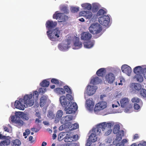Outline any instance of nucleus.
I'll return each mask as SVG.
<instances>
[{
	"label": "nucleus",
	"instance_id": "nucleus-1",
	"mask_svg": "<svg viewBox=\"0 0 146 146\" xmlns=\"http://www.w3.org/2000/svg\"><path fill=\"white\" fill-rule=\"evenodd\" d=\"M57 24V23L52 21H47L46 23V26L47 29L49 30L47 31L46 34L50 39L54 41L58 40L57 38L60 37V32L58 28H56L52 32L50 30L55 28Z\"/></svg>",
	"mask_w": 146,
	"mask_h": 146
},
{
	"label": "nucleus",
	"instance_id": "nucleus-2",
	"mask_svg": "<svg viewBox=\"0 0 146 146\" xmlns=\"http://www.w3.org/2000/svg\"><path fill=\"white\" fill-rule=\"evenodd\" d=\"M22 112H18L15 114V115L13 116L11 118V121L14 123L15 125L19 128L22 126L24 123L22 120Z\"/></svg>",
	"mask_w": 146,
	"mask_h": 146
},
{
	"label": "nucleus",
	"instance_id": "nucleus-3",
	"mask_svg": "<svg viewBox=\"0 0 146 146\" xmlns=\"http://www.w3.org/2000/svg\"><path fill=\"white\" fill-rule=\"evenodd\" d=\"M90 32L92 34L97 35L102 30L101 26L98 23L92 24L89 28Z\"/></svg>",
	"mask_w": 146,
	"mask_h": 146
},
{
	"label": "nucleus",
	"instance_id": "nucleus-4",
	"mask_svg": "<svg viewBox=\"0 0 146 146\" xmlns=\"http://www.w3.org/2000/svg\"><path fill=\"white\" fill-rule=\"evenodd\" d=\"M113 126V125L111 123H106V122H103L97 125V127L95 129V131H97V133L99 132L98 134H100V133L101 132V130L103 131H104L106 127L109 129H111V128Z\"/></svg>",
	"mask_w": 146,
	"mask_h": 146
},
{
	"label": "nucleus",
	"instance_id": "nucleus-5",
	"mask_svg": "<svg viewBox=\"0 0 146 146\" xmlns=\"http://www.w3.org/2000/svg\"><path fill=\"white\" fill-rule=\"evenodd\" d=\"M23 100L24 105L26 104L27 106H32L34 103V100L32 99V94L25 95L23 97Z\"/></svg>",
	"mask_w": 146,
	"mask_h": 146
},
{
	"label": "nucleus",
	"instance_id": "nucleus-6",
	"mask_svg": "<svg viewBox=\"0 0 146 146\" xmlns=\"http://www.w3.org/2000/svg\"><path fill=\"white\" fill-rule=\"evenodd\" d=\"M53 18L54 19H58L60 22H64L68 20V17L63 13H58V11L55 12L53 14Z\"/></svg>",
	"mask_w": 146,
	"mask_h": 146
},
{
	"label": "nucleus",
	"instance_id": "nucleus-7",
	"mask_svg": "<svg viewBox=\"0 0 146 146\" xmlns=\"http://www.w3.org/2000/svg\"><path fill=\"white\" fill-rule=\"evenodd\" d=\"M110 21L109 16L108 15H104L99 18L98 22L102 25L105 26L108 25Z\"/></svg>",
	"mask_w": 146,
	"mask_h": 146
},
{
	"label": "nucleus",
	"instance_id": "nucleus-8",
	"mask_svg": "<svg viewBox=\"0 0 146 146\" xmlns=\"http://www.w3.org/2000/svg\"><path fill=\"white\" fill-rule=\"evenodd\" d=\"M14 105L16 108L23 110H24L25 107V105L22 98L19 99L18 101H16Z\"/></svg>",
	"mask_w": 146,
	"mask_h": 146
},
{
	"label": "nucleus",
	"instance_id": "nucleus-9",
	"mask_svg": "<svg viewBox=\"0 0 146 146\" xmlns=\"http://www.w3.org/2000/svg\"><path fill=\"white\" fill-rule=\"evenodd\" d=\"M107 107V103L105 102H100L97 104L94 108L95 111H98L102 110H103Z\"/></svg>",
	"mask_w": 146,
	"mask_h": 146
},
{
	"label": "nucleus",
	"instance_id": "nucleus-10",
	"mask_svg": "<svg viewBox=\"0 0 146 146\" xmlns=\"http://www.w3.org/2000/svg\"><path fill=\"white\" fill-rule=\"evenodd\" d=\"M73 117L71 115H67L62 117L60 121L61 123L62 124H66L68 123L70 124L69 125V127L71 126V123L69 122V121L72 120Z\"/></svg>",
	"mask_w": 146,
	"mask_h": 146
},
{
	"label": "nucleus",
	"instance_id": "nucleus-11",
	"mask_svg": "<svg viewBox=\"0 0 146 146\" xmlns=\"http://www.w3.org/2000/svg\"><path fill=\"white\" fill-rule=\"evenodd\" d=\"M97 89L96 86L88 85L87 87L86 93L88 95H92L95 93Z\"/></svg>",
	"mask_w": 146,
	"mask_h": 146
},
{
	"label": "nucleus",
	"instance_id": "nucleus-12",
	"mask_svg": "<svg viewBox=\"0 0 146 146\" xmlns=\"http://www.w3.org/2000/svg\"><path fill=\"white\" fill-rule=\"evenodd\" d=\"M79 15L80 16H83L86 19H90L93 17L92 13L90 11H82L79 13Z\"/></svg>",
	"mask_w": 146,
	"mask_h": 146
},
{
	"label": "nucleus",
	"instance_id": "nucleus-13",
	"mask_svg": "<svg viewBox=\"0 0 146 146\" xmlns=\"http://www.w3.org/2000/svg\"><path fill=\"white\" fill-rule=\"evenodd\" d=\"M121 69L122 72L129 76L131 72V68L126 64H124L122 66Z\"/></svg>",
	"mask_w": 146,
	"mask_h": 146
},
{
	"label": "nucleus",
	"instance_id": "nucleus-14",
	"mask_svg": "<svg viewBox=\"0 0 146 146\" xmlns=\"http://www.w3.org/2000/svg\"><path fill=\"white\" fill-rule=\"evenodd\" d=\"M105 78L106 82L109 84L113 83L115 79L114 74L111 73H110L106 74Z\"/></svg>",
	"mask_w": 146,
	"mask_h": 146
},
{
	"label": "nucleus",
	"instance_id": "nucleus-15",
	"mask_svg": "<svg viewBox=\"0 0 146 146\" xmlns=\"http://www.w3.org/2000/svg\"><path fill=\"white\" fill-rule=\"evenodd\" d=\"M95 128L93 131H94V133H92L89 136L88 139L90 140L92 142H94L97 140V135H100L101 134V132L100 133V134H98L99 132H97V131H95Z\"/></svg>",
	"mask_w": 146,
	"mask_h": 146
},
{
	"label": "nucleus",
	"instance_id": "nucleus-16",
	"mask_svg": "<svg viewBox=\"0 0 146 146\" xmlns=\"http://www.w3.org/2000/svg\"><path fill=\"white\" fill-rule=\"evenodd\" d=\"M92 37V35L89 32H84L81 34V38L83 40H88L91 38Z\"/></svg>",
	"mask_w": 146,
	"mask_h": 146
},
{
	"label": "nucleus",
	"instance_id": "nucleus-17",
	"mask_svg": "<svg viewBox=\"0 0 146 146\" xmlns=\"http://www.w3.org/2000/svg\"><path fill=\"white\" fill-rule=\"evenodd\" d=\"M86 102L87 108L90 110H93L94 106V103L92 101V99H88Z\"/></svg>",
	"mask_w": 146,
	"mask_h": 146
},
{
	"label": "nucleus",
	"instance_id": "nucleus-18",
	"mask_svg": "<svg viewBox=\"0 0 146 146\" xmlns=\"http://www.w3.org/2000/svg\"><path fill=\"white\" fill-rule=\"evenodd\" d=\"M129 100L127 98H123L121 100L120 103L121 106L122 108L126 107L129 104Z\"/></svg>",
	"mask_w": 146,
	"mask_h": 146
},
{
	"label": "nucleus",
	"instance_id": "nucleus-19",
	"mask_svg": "<svg viewBox=\"0 0 146 146\" xmlns=\"http://www.w3.org/2000/svg\"><path fill=\"white\" fill-rule=\"evenodd\" d=\"M60 101L62 106L64 107H66L68 104V102L66 97L64 96H61L60 98Z\"/></svg>",
	"mask_w": 146,
	"mask_h": 146
},
{
	"label": "nucleus",
	"instance_id": "nucleus-20",
	"mask_svg": "<svg viewBox=\"0 0 146 146\" xmlns=\"http://www.w3.org/2000/svg\"><path fill=\"white\" fill-rule=\"evenodd\" d=\"M69 45V44L68 43L67 44L60 43L58 44V47L60 50L62 51H65L68 49Z\"/></svg>",
	"mask_w": 146,
	"mask_h": 146
},
{
	"label": "nucleus",
	"instance_id": "nucleus-21",
	"mask_svg": "<svg viewBox=\"0 0 146 146\" xmlns=\"http://www.w3.org/2000/svg\"><path fill=\"white\" fill-rule=\"evenodd\" d=\"M64 139L65 142H71L73 141V138H72V136L71 135V134L70 133H67Z\"/></svg>",
	"mask_w": 146,
	"mask_h": 146
},
{
	"label": "nucleus",
	"instance_id": "nucleus-22",
	"mask_svg": "<svg viewBox=\"0 0 146 146\" xmlns=\"http://www.w3.org/2000/svg\"><path fill=\"white\" fill-rule=\"evenodd\" d=\"M101 80L99 79L98 77H95L93 78L90 81V84L93 85L96 84H99L101 82Z\"/></svg>",
	"mask_w": 146,
	"mask_h": 146
},
{
	"label": "nucleus",
	"instance_id": "nucleus-23",
	"mask_svg": "<svg viewBox=\"0 0 146 146\" xmlns=\"http://www.w3.org/2000/svg\"><path fill=\"white\" fill-rule=\"evenodd\" d=\"M47 98L44 96H43L40 98V105L41 107H43L46 104Z\"/></svg>",
	"mask_w": 146,
	"mask_h": 146
},
{
	"label": "nucleus",
	"instance_id": "nucleus-24",
	"mask_svg": "<svg viewBox=\"0 0 146 146\" xmlns=\"http://www.w3.org/2000/svg\"><path fill=\"white\" fill-rule=\"evenodd\" d=\"M94 43V41L85 42L84 43V47L86 48H90L93 46Z\"/></svg>",
	"mask_w": 146,
	"mask_h": 146
},
{
	"label": "nucleus",
	"instance_id": "nucleus-25",
	"mask_svg": "<svg viewBox=\"0 0 146 146\" xmlns=\"http://www.w3.org/2000/svg\"><path fill=\"white\" fill-rule=\"evenodd\" d=\"M74 45L75 46V48H73V49H78L82 46V43L80 42L78 40H76L74 43Z\"/></svg>",
	"mask_w": 146,
	"mask_h": 146
},
{
	"label": "nucleus",
	"instance_id": "nucleus-26",
	"mask_svg": "<svg viewBox=\"0 0 146 146\" xmlns=\"http://www.w3.org/2000/svg\"><path fill=\"white\" fill-rule=\"evenodd\" d=\"M54 91L58 94H63L65 93L64 90L62 88H57L54 90Z\"/></svg>",
	"mask_w": 146,
	"mask_h": 146
},
{
	"label": "nucleus",
	"instance_id": "nucleus-27",
	"mask_svg": "<svg viewBox=\"0 0 146 146\" xmlns=\"http://www.w3.org/2000/svg\"><path fill=\"white\" fill-rule=\"evenodd\" d=\"M105 69L104 68H100L97 70L96 74L99 76L103 77L105 73Z\"/></svg>",
	"mask_w": 146,
	"mask_h": 146
},
{
	"label": "nucleus",
	"instance_id": "nucleus-28",
	"mask_svg": "<svg viewBox=\"0 0 146 146\" xmlns=\"http://www.w3.org/2000/svg\"><path fill=\"white\" fill-rule=\"evenodd\" d=\"M5 140L0 142V146H5V145H8L10 144V139L7 138L5 139Z\"/></svg>",
	"mask_w": 146,
	"mask_h": 146
},
{
	"label": "nucleus",
	"instance_id": "nucleus-29",
	"mask_svg": "<svg viewBox=\"0 0 146 146\" xmlns=\"http://www.w3.org/2000/svg\"><path fill=\"white\" fill-rule=\"evenodd\" d=\"M21 144V143L20 140L16 139L12 141L11 144L12 146H20Z\"/></svg>",
	"mask_w": 146,
	"mask_h": 146
},
{
	"label": "nucleus",
	"instance_id": "nucleus-30",
	"mask_svg": "<svg viewBox=\"0 0 146 146\" xmlns=\"http://www.w3.org/2000/svg\"><path fill=\"white\" fill-rule=\"evenodd\" d=\"M68 106L70 108H74L76 111L78 109V106L75 102L70 101L69 102Z\"/></svg>",
	"mask_w": 146,
	"mask_h": 146
},
{
	"label": "nucleus",
	"instance_id": "nucleus-31",
	"mask_svg": "<svg viewBox=\"0 0 146 146\" xmlns=\"http://www.w3.org/2000/svg\"><path fill=\"white\" fill-rule=\"evenodd\" d=\"M65 111H66V113L67 114H71L76 111L74 108H70L69 106L68 108H65Z\"/></svg>",
	"mask_w": 146,
	"mask_h": 146
},
{
	"label": "nucleus",
	"instance_id": "nucleus-32",
	"mask_svg": "<svg viewBox=\"0 0 146 146\" xmlns=\"http://www.w3.org/2000/svg\"><path fill=\"white\" fill-rule=\"evenodd\" d=\"M134 78H136L137 81L140 82H142L143 81V77L140 74H136Z\"/></svg>",
	"mask_w": 146,
	"mask_h": 146
},
{
	"label": "nucleus",
	"instance_id": "nucleus-33",
	"mask_svg": "<svg viewBox=\"0 0 146 146\" xmlns=\"http://www.w3.org/2000/svg\"><path fill=\"white\" fill-rule=\"evenodd\" d=\"M49 84V81L46 80H43L40 84V86L43 87H47Z\"/></svg>",
	"mask_w": 146,
	"mask_h": 146
},
{
	"label": "nucleus",
	"instance_id": "nucleus-34",
	"mask_svg": "<svg viewBox=\"0 0 146 146\" xmlns=\"http://www.w3.org/2000/svg\"><path fill=\"white\" fill-rule=\"evenodd\" d=\"M63 112L61 110H58L56 113V119L60 120L62 116Z\"/></svg>",
	"mask_w": 146,
	"mask_h": 146
},
{
	"label": "nucleus",
	"instance_id": "nucleus-35",
	"mask_svg": "<svg viewBox=\"0 0 146 146\" xmlns=\"http://www.w3.org/2000/svg\"><path fill=\"white\" fill-rule=\"evenodd\" d=\"M60 9L61 11L64 13L67 14L69 12V10L66 6L64 5L61 6L60 7Z\"/></svg>",
	"mask_w": 146,
	"mask_h": 146
},
{
	"label": "nucleus",
	"instance_id": "nucleus-36",
	"mask_svg": "<svg viewBox=\"0 0 146 146\" xmlns=\"http://www.w3.org/2000/svg\"><path fill=\"white\" fill-rule=\"evenodd\" d=\"M81 5L82 7H84L85 9H87L88 10H91L92 8L91 5L89 3H84L82 4Z\"/></svg>",
	"mask_w": 146,
	"mask_h": 146
},
{
	"label": "nucleus",
	"instance_id": "nucleus-37",
	"mask_svg": "<svg viewBox=\"0 0 146 146\" xmlns=\"http://www.w3.org/2000/svg\"><path fill=\"white\" fill-rule=\"evenodd\" d=\"M47 116L48 118L52 119L55 118V115L51 111H49L47 114Z\"/></svg>",
	"mask_w": 146,
	"mask_h": 146
},
{
	"label": "nucleus",
	"instance_id": "nucleus-38",
	"mask_svg": "<svg viewBox=\"0 0 146 146\" xmlns=\"http://www.w3.org/2000/svg\"><path fill=\"white\" fill-rule=\"evenodd\" d=\"M141 67L140 66H137L135 67L134 68V72L136 74H140L141 72Z\"/></svg>",
	"mask_w": 146,
	"mask_h": 146
},
{
	"label": "nucleus",
	"instance_id": "nucleus-39",
	"mask_svg": "<svg viewBox=\"0 0 146 146\" xmlns=\"http://www.w3.org/2000/svg\"><path fill=\"white\" fill-rule=\"evenodd\" d=\"M119 125H115L113 130V133L115 134L118 133L119 131Z\"/></svg>",
	"mask_w": 146,
	"mask_h": 146
},
{
	"label": "nucleus",
	"instance_id": "nucleus-40",
	"mask_svg": "<svg viewBox=\"0 0 146 146\" xmlns=\"http://www.w3.org/2000/svg\"><path fill=\"white\" fill-rule=\"evenodd\" d=\"M128 142V141L126 139H123L121 142L120 143L117 144L116 146H124L125 143H126Z\"/></svg>",
	"mask_w": 146,
	"mask_h": 146
},
{
	"label": "nucleus",
	"instance_id": "nucleus-41",
	"mask_svg": "<svg viewBox=\"0 0 146 146\" xmlns=\"http://www.w3.org/2000/svg\"><path fill=\"white\" fill-rule=\"evenodd\" d=\"M134 89L137 90H141V86L140 84L138 83L134 84Z\"/></svg>",
	"mask_w": 146,
	"mask_h": 146
},
{
	"label": "nucleus",
	"instance_id": "nucleus-42",
	"mask_svg": "<svg viewBox=\"0 0 146 146\" xmlns=\"http://www.w3.org/2000/svg\"><path fill=\"white\" fill-rule=\"evenodd\" d=\"M106 13V11L103 9H100L97 13V15L98 16L102 15Z\"/></svg>",
	"mask_w": 146,
	"mask_h": 146
},
{
	"label": "nucleus",
	"instance_id": "nucleus-43",
	"mask_svg": "<svg viewBox=\"0 0 146 146\" xmlns=\"http://www.w3.org/2000/svg\"><path fill=\"white\" fill-rule=\"evenodd\" d=\"M64 89L67 92L70 94H72V91L70 88L67 86H65L64 87Z\"/></svg>",
	"mask_w": 146,
	"mask_h": 146
},
{
	"label": "nucleus",
	"instance_id": "nucleus-44",
	"mask_svg": "<svg viewBox=\"0 0 146 146\" xmlns=\"http://www.w3.org/2000/svg\"><path fill=\"white\" fill-rule=\"evenodd\" d=\"M38 92L36 91H35L33 92L32 96H33V98L35 100H37L38 99Z\"/></svg>",
	"mask_w": 146,
	"mask_h": 146
},
{
	"label": "nucleus",
	"instance_id": "nucleus-45",
	"mask_svg": "<svg viewBox=\"0 0 146 146\" xmlns=\"http://www.w3.org/2000/svg\"><path fill=\"white\" fill-rule=\"evenodd\" d=\"M79 7H73L71 8L70 10L72 12L75 13L78 11L79 10Z\"/></svg>",
	"mask_w": 146,
	"mask_h": 146
},
{
	"label": "nucleus",
	"instance_id": "nucleus-46",
	"mask_svg": "<svg viewBox=\"0 0 146 146\" xmlns=\"http://www.w3.org/2000/svg\"><path fill=\"white\" fill-rule=\"evenodd\" d=\"M51 82L52 83L56 84H60L59 80L55 78H52L51 80Z\"/></svg>",
	"mask_w": 146,
	"mask_h": 146
},
{
	"label": "nucleus",
	"instance_id": "nucleus-47",
	"mask_svg": "<svg viewBox=\"0 0 146 146\" xmlns=\"http://www.w3.org/2000/svg\"><path fill=\"white\" fill-rule=\"evenodd\" d=\"M130 146H137L135 143L132 144ZM137 146H146V142L144 141L142 143H139Z\"/></svg>",
	"mask_w": 146,
	"mask_h": 146
},
{
	"label": "nucleus",
	"instance_id": "nucleus-48",
	"mask_svg": "<svg viewBox=\"0 0 146 146\" xmlns=\"http://www.w3.org/2000/svg\"><path fill=\"white\" fill-rule=\"evenodd\" d=\"M141 100L137 97H134L131 100V101L132 102H136L137 103L141 101Z\"/></svg>",
	"mask_w": 146,
	"mask_h": 146
},
{
	"label": "nucleus",
	"instance_id": "nucleus-49",
	"mask_svg": "<svg viewBox=\"0 0 146 146\" xmlns=\"http://www.w3.org/2000/svg\"><path fill=\"white\" fill-rule=\"evenodd\" d=\"M98 9V6L96 4H94L93 5L92 11L93 12H96L97 11Z\"/></svg>",
	"mask_w": 146,
	"mask_h": 146
},
{
	"label": "nucleus",
	"instance_id": "nucleus-50",
	"mask_svg": "<svg viewBox=\"0 0 146 146\" xmlns=\"http://www.w3.org/2000/svg\"><path fill=\"white\" fill-rule=\"evenodd\" d=\"M114 104H112V107L113 108L114 107L117 108L118 106H120V104L117 101H115L114 102Z\"/></svg>",
	"mask_w": 146,
	"mask_h": 146
},
{
	"label": "nucleus",
	"instance_id": "nucleus-51",
	"mask_svg": "<svg viewBox=\"0 0 146 146\" xmlns=\"http://www.w3.org/2000/svg\"><path fill=\"white\" fill-rule=\"evenodd\" d=\"M70 94H67L66 96L67 99L70 101L72 100L73 99V97Z\"/></svg>",
	"mask_w": 146,
	"mask_h": 146
},
{
	"label": "nucleus",
	"instance_id": "nucleus-52",
	"mask_svg": "<svg viewBox=\"0 0 146 146\" xmlns=\"http://www.w3.org/2000/svg\"><path fill=\"white\" fill-rule=\"evenodd\" d=\"M140 106L138 104L135 103L134 105V108L135 110H138L140 108Z\"/></svg>",
	"mask_w": 146,
	"mask_h": 146
},
{
	"label": "nucleus",
	"instance_id": "nucleus-53",
	"mask_svg": "<svg viewBox=\"0 0 146 146\" xmlns=\"http://www.w3.org/2000/svg\"><path fill=\"white\" fill-rule=\"evenodd\" d=\"M73 127L72 128L73 129H75L79 127V125L77 123H75L73 125Z\"/></svg>",
	"mask_w": 146,
	"mask_h": 146
},
{
	"label": "nucleus",
	"instance_id": "nucleus-54",
	"mask_svg": "<svg viewBox=\"0 0 146 146\" xmlns=\"http://www.w3.org/2000/svg\"><path fill=\"white\" fill-rule=\"evenodd\" d=\"M111 129H109L105 133V135L106 136L109 135L111 132Z\"/></svg>",
	"mask_w": 146,
	"mask_h": 146
},
{
	"label": "nucleus",
	"instance_id": "nucleus-55",
	"mask_svg": "<svg viewBox=\"0 0 146 146\" xmlns=\"http://www.w3.org/2000/svg\"><path fill=\"white\" fill-rule=\"evenodd\" d=\"M78 135H74L72 136L73 141H76L78 139Z\"/></svg>",
	"mask_w": 146,
	"mask_h": 146
},
{
	"label": "nucleus",
	"instance_id": "nucleus-56",
	"mask_svg": "<svg viewBox=\"0 0 146 146\" xmlns=\"http://www.w3.org/2000/svg\"><path fill=\"white\" fill-rule=\"evenodd\" d=\"M36 116L39 119H41V114L39 112H36L35 114Z\"/></svg>",
	"mask_w": 146,
	"mask_h": 146
},
{
	"label": "nucleus",
	"instance_id": "nucleus-57",
	"mask_svg": "<svg viewBox=\"0 0 146 146\" xmlns=\"http://www.w3.org/2000/svg\"><path fill=\"white\" fill-rule=\"evenodd\" d=\"M41 119H39L38 118H36L35 120V123H41L42 122V120Z\"/></svg>",
	"mask_w": 146,
	"mask_h": 146
},
{
	"label": "nucleus",
	"instance_id": "nucleus-58",
	"mask_svg": "<svg viewBox=\"0 0 146 146\" xmlns=\"http://www.w3.org/2000/svg\"><path fill=\"white\" fill-rule=\"evenodd\" d=\"M40 129V128H31V130L33 131H34L35 132H38Z\"/></svg>",
	"mask_w": 146,
	"mask_h": 146
},
{
	"label": "nucleus",
	"instance_id": "nucleus-59",
	"mask_svg": "<svg viewBox=\"0 0 146 146\" xmlns=\"http://www.w3.org/2000/svg\"><path fill=\"white\" fill-rule=\"evenodd\" d=\"M8 137L5 136L3 135L2 134L0 133V139H4L6 138H7Z\"/></svg>",
	"mask_w": 146,
	"mask_h": 146
},
{
	"label": "nucleus",
	"instance_id": "nucleus-60",
	"mask_svg": "<svg viewBox=\"0 0 146 146\" xmlns=\"http://www.w3.org/2000/svg\"><path fill=\"white\" fill-rule=\"evenodd\" d=\"M143 72L144 78L146 79V68L143 69Z\"/></svg>",
	"mask_w": 146,
	"mask_h": 146
},
{
	"label": "nucleus",
	"instance_id": "nucleus-61",
	"mask_svg": "<svg viewBox=\"0 0 146 146\" xmlns=\"http://www.w3.org/2000/svg\"><path fill=\"white\" fill-rule=\"evenodd\" d=\"M134 139H136L139 138L138 135V134H135L133 137Z\"/></svg>",
	"mask_w": 146,
	"mask_h": 146
},
{
	"label": "nucleus",
	"instance_id": "nucleus-62",
	"mask_svg": "<svg viewBox=\"0 0 146 146\" xmlns=\"http://www.w3.org/2000/svg\"><path fill=\"white\" fill-rule=\"evenodd\" d=\"M122 139V137L121 136H119V135H117V137H116V139L117 140L120 141Z\"/></svg>",
	"mask_w": 146,
	"mask_h": 146
},
{
	"label": "nucleus",
	"instance_id": "nucleus-63",
	"mask_svg": "<svg viewBox=\"0 0 146 146\" xmlns=\"http://www.w3.org/2000/svg\"><path fill=\"white\" fill-rule=\"evenodd\" d=\"M33 137L32 136H30L29 137V141H30L31 143H33L34 141L32 140Z\"/></svg>",
	"mask_w": 146,
	"mask_h": 146
},
{
	"label": "nucleus",
	"instance_id": "nucleus-64",
	"mask_svg": "<svg viewBox=\"0 0 146 146\" xmlns=\"http://www.w3.org/2000/svg\"><path fill=\"white\" fill-rule=\"evenodd\" d=\"M25 132L26 133L27 135H29L30 133V130L29 129H27L25 130Z\"/></svg>",
	"mask_w": 146,
	"mask_h": 146
}]
</instances>
